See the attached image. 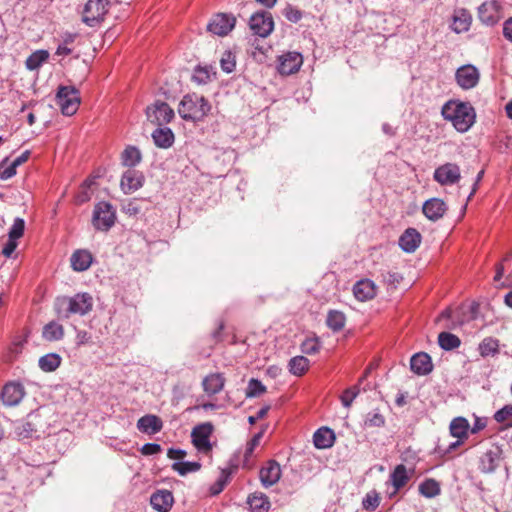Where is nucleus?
<instances>
[{"mask_svg":"<svg viewBox=\"0 0 512 512\" xmlns=\"http://www.w3.org/2000/svg\"><path fill=\"white\" fill-rule=\"evenodd\" d=\"M441 115L459 133L467 132L476 122L475 108L469 102L458 99H451L444 103Z\"/></svg>","mask_w":512,"mask_h":512,"instance_id":"obj_1","label":"nucleus"},{"mask_svg":"<svg viewBox=\"0 0 512 512\" xmlns=\"http://www.w3.org/2000/svg\"><path fill=\"white\" fill-rule=\"evenodd\" d=\"M54 309L59 318L68 319L71 315L84 316L93 309V297L87 292L74 296H61L55 300Z\"/></svg>","mask_w":512,"mask_h":512,"instance_id":"obj_2","label":"nucleus"},{"mask_svg":"<svg viewBox=\"0 0 512 512\" xmlns=\"http://www.w3.org/2000/svg\"><path fill=\"white\" fill-rule=\"evenodd\" d=\"M210 103L196 93L183 96L179 103L178 113L186 121H202L210 112Z\"/></svg>","mask_w":512,"mask_h":512,"instance_id":"obj_3","label":"nucleus"},{"mask_svg":"<svg viewBox=\"0 0 512 512\" xmlns=\"http://www.w3.org/2000/svg\"><path fill=\"white\" fill-rule=\"evenodd\" d=\"M56 104L63 115H74L80 105L79 91L72 86H60L56 94Z\"/></svg>","mask_w":512,"mask_h":512,"instance_id":"obj_4","label":"nucleus"},{"mask_svg":"<svg viewBox=\"0 0 512 512\" xmlns=\"http://www.w3.org/2000/svg\"><path fill=\"white\" fill-rule=\"evenodd\" d=\"M115 220V209L110 203L102 201L95 205L92 223L97 230L108 231L115 224Z\"/></svg>","mask_w":512,"mask_h":512,"instance_id":"obj_5","label":"nucleus"},{"mask_svg":"<svg viewBox=\"0 0 512 512\" xmlns=\"http://www.w3.org/2000/svg\"><path fill=\"white\" fill-rule=\"evenodd\" d=\"M108 0H88L84 6L82 21L93 27L103 21L108 12Z\"/></svg>","mask_w":512,"mask_h":512,"instance_id":"obj_6","label":"nucleus"},{"mask_svg":"<svg viewBox=\"0 0 512 512\" xmlns=\"http://www.w3.org/2000/svg\"><path fill=\"white\" fill-rule=\"evenodd\" d=\"M213 430L214 426L211 422L201 423L192 429V443L198 451L208 453L212 450L210 437L213 433Z\"/></svg>","mask_w":512,"mask_h":512,"instance_id":"obj_7","label":"nucleus"},{"mask_svg":"<svg viewBox=\"0 0 512 512\" xmlns=\"http://www.w3.org/2000/svg\"><path fill=\"white\" fill-rule=\"evenodd\" d=\"M174 110L163 101H155L146 108L147 119L152 123L163 126L174 118Z\"/></svg>","mask_w":512,"mask_h":512,"instance_id":"obj_8","label":"nucleus"},{"mask_svg":"<svg viewBox=\"0 0 512 512\" xmlns=\"http://www.w3.org/2000/svg\"><path fill=\"white\" fill-rule=\"evenodd\" d=\"M434 180L442 186L454 185L461 178L460 167L455 163H445L437 167L433 174Z\"/></svg>","mask_w":512,"mask_h":512,"instance_id":"obj_9","label":"nucleus"},{"mask_svg":"<svg viewBox=\"0 0 512 512\" xmlns=\"http://www.w3.org/2000/svg\"><path fill=\"white\" fill-rule=\"evenodd\" d=\"M236 18L232 14L218 13L212 17L207 29L214 35L225 36L235 26Z\"/></svg>","mask_w":512,"mask_h":512,"instance_id":"obj_10","label":"nucleus"},{"mask_svg":"<svg viewBox=\"0 0 512 512\" xmlns=\"http://www.w3.org/2000/svg\"><path fill=\"white\" fill-rule=\"evenodd\" d=\"M455 79L457 84L464 90L474 88L480 79V73L478 69L471 65H463L459 67L455 73Z\"/></svg>","mask_w":512,"mask_h":512,"instance_id":"obj_11","label":"nucleus"},{"mask_svg":"<svg viewBox=\"0 0 512 512\" xmlns=\"http://www.w3.org/2000/svg\"><path fill=\"white\" fill-rule=\"evenodd\" d=\"M478 18L487 26L495 25L502 18L499 2L497 0H491L482 3L478 7Z\"/></svg>","mask_w":512,"mask_h":512,"instance_id":"obj_12","label":"nucleus"},{"mask_svg":"<svg viewBox=\"0 0 512 512\" xmlns=\"http://www.w3.org/2000/svg\"><path fill=\"white\" fill-rule=\"evenodd\" d=\"M249 25L256 35L267 37L273 31L274 22L270 13L261 12L251 16Z\"/></svg>","mask_w":512,"mask_h":512,"instance_id":"obj_13","label":"nucleus"},{"mask_svg":"<svg viewBox=\"0 0 512 512\" xmlns=\"http://www.w3.org/2000/svg\"><path fill=\"white\" fill-rule=\"evenodd\" d=\"M303 64V57L298 52H287L278 57L277 70L281 75L296 73Z\"/></svg>","mask_w":512,"mask_h":512,"instance_id":"obj_14","label":"nucleus"},{"mask_svg":"<svg viewBox=\"0 0 512 512\" xmlns=\"http://www.w3.org/2000/svg\"><path fill=\"white\" fill-rule=\"evenodd\" d=\"M25 396V388L19 382H9L4 385L1 392V399L6 406L18 405Z\"/></svg>","mask_w":512,"mask_h":512,"instance_id":"obj_15","label":"nucleus"},{"mask_svg":"<svg viewBox=\"0 0 512 512\" xmlns=\"http://www.w3.org/2000/svg\"><path fill=\"white\" fill-rule=\"evenodd\" d=\"M145 181V177L142 172L128 169L121 177L120 186L124 194H130L140 189Z\"/></svg>","mask_w":512,"mask_h":512,"instance_id":"obj_16","label":"nucleus"},{"mask_svg":"<svg viewBox=\"0 0 512 512\" xmlns=\"http://www.w3.org/2000/svg\"><path fill=\"white\" fill-rule=\"evenodd\" d=\"M502 459V450L495 446L487 450L480 458L479 469L483 473H492L499 466Z\"/></svg>","mask_w":512,"mask_h":512,"instance_id":"obj_17","label":"nucleus"},{"mask_svg":"<svg viewBox=\"0 0 512 512\" xmlns=\"http://www.w3.org/2000/svg\"><path fill=\"white\" fill-rule=\"evenodd\" d=\"M259 477L265 488L271 487L276 484L281 477L280 465L274 460L268 461L267 464L261 468Z\"/></svg>","mask_w":512,"mask_h":512,"instance_id":"obj_18","label":"nucleus"},{"mask_svg":"<svg viewBox=\"0 0 512 512\" xmlns=\"http://www.w3.org/2000/svg\"><path fill=\"white\" fill-rule=\"evenodd\" d=\"M422 211L429 220L437 221L446 213L447 205L440 198H431L424 202Z\"/></svg>","mask_w":512,"mask_h":512,"instance_id":"obj_19","label":"nucleus"},{"mask_svg":"<svg viewBox=\"0 0 512 512\" xmlns=\"http://www.w3.org/2000/svg\"><path fill=\"white\" fill-rule=\"evenodd\" d=\"M174 503V497L169 490H157L150 497V504L158 512H168Z\"/></svg>","mask_w":512,"mask_h":512,"instance_id":"obj_20","label":"nucleus"},{"mask_svg":"<svg viewBox=\"0 0 512 512\" xmlns=\"http://www.w3.org/2000/svg\"><path fill=\"white\" fill-rule=\"evenodd\" d=\"M410 368L417 375H427L433 369L431 357L425 352L414 354L410 360Z\"/></svg>","mask_w":512,"mask_h":512,"instance_id":"obj_21","label":"nucleus"},{"mask_svg":"<svg viewBox=\"0 0 512 512\" xmlns=\"http://www.w3.org/2000/svg\"><path fill=\"white\" fill-rule=\"evenodd\" d=\"M163 428L162 420L153 414L142 416L137 421V429L145 434L153 435L160 432Z\"/></svg>","mask_w":512,"mask_h":512,"instance_id":"obj_22","label":"nucleus"},{"mask_svg":"<svg viewBox=\"0 0 512 512\" xmlns=\"http://www.w3.org/2000/svg\"><path fill=\"white\" fill-rule=\"evenodd\" d=\"M421 234L415 228H408L399 238V246L407 253L414 252L421 243Z\"/></svg>","mask_w":512,"mask_h":512,"instance_id":"obj_23","label":"nucleus"},{"mask_svg":"<svg viewBox=\"0 0 512 512\" xmlns=\"http://www.w3.org/2000/svg\"><path fill=\"white\" fill-rule=\"evenodd\" d=\"M225 385V377L222 373H210L202 381L203 391L208 396L221 392Z\"/></svg>","mask_w":512,"mask_h":512,"instance_id":"obj_24","label":"nucleus"},{"mask_svg":"<svg viewBox=\"0 0 512 512\" xmlns=\"http://www.w3.org/2000/svg\"><path fill=\"white\" fill-rule=\"evenodd\" d=\"M70 262L74 271L83 272L90 268L93 256L88 250L79 249L71 255Z\"/></svg>","mask_w":512,"mask_h":512,"instance_id":"obj_25","label":"nucleus"},{"mask_svg":"<svg viewBox=\"0 0 512 512\" xmlns=\"http://www.w3.org/2000/svg\"><path fill=\"white\" fill-rule=\"evenodd\" d=\"M335 433L328 427H321L313 435V443L317 449H328L334 445Z\"/></svg>","mask_w":512,"mask_h":512,"instance_id":"obj_26","label":"nucleus"},{"mask_svg":"<svg viewBox=\"0 0 512 512\" xmlns=\"http://www.w3.org/2000/svg\"><path fill=\"white\" fill-rule=\"evenodd\" d=\"M354 296L360 301L372 299L376 294V287L373 281L363 279L358 281L353 287Z\"/></svg>","mask_w":512,"mask_h":512,"instance_id":"obj_27","label":"nucleus"},{"mask_svg":"<svg viewBox=\"0 0 512 512\" xmlns=\"http://www.w3.org/2000/svg\"><path fill=\"white\" fill-rule=\"evenodd\" d=\"M472 22L471 14L466 9H458L454 12L451 29L459 34L470 29Z\"/></svg>","mask_w":512,"mask_h":512,"instance_id":"obj_28","label":"nucleus"},{"mask_svg":"<svg viewBox=\"0 0 512 512\" xmlns=\"http://www.w3.org/2000/svg\"><path fill=\"white\" fill-rule=\"evenodd\" d=\"M410 480L407 468L403 464L397 465L389 476V482L394 488L393 495L402 489Z\"/></svg>","mask_w":512,"mask_h":512,"instance_id":"obj_29","label":"nucleus"},{"mask_svg":"<svg viewBox=\"0 0 512 512\" xmlns=\"http://www.w3.org/2000/svg\"><path fill=\"white\" fill-rule=\"evenodd\" d=\"M154 144L163 149L171 147L174 143V134L168 127H158L152 133Z\"/></svg>","mask_w":512,"mask_h":512,"instance_id":"obj_30","label":"nucleus"},{"mask_svg":"<svg viewBox=\"0 0 512 512\" xmlns=\"http://www.w3.org/2000/svg\"><path fill=\"white\" fill-rule=\"evenodd\" d=\"M247 504L251 512H269L271 507L268 496L261 492H255L249 495Z\"/></svg>","mask_w":512,"mask_h":512,"instance_id":"obj_31","label":"nucleus"},{"mask_svg":"<svg viewBox=\"0 0 512 512\" xmlns=\"http://www.w3.org/2000/svg\"><path fill=\"white\" fill-rule=\"evenodd\" d=\"M470 429L469 422L464 417L454 418L449 426L450 434L457 439H467Z\"/></svg>","mask_w":512,"mask_h":512,"instance_id":"obj_32","label":"nucleus"},{"mask_svg":"<svg viewBox=\"0 0 512 512\" xmlns=\"http://www.w3.org/2000/svg\"><path fill=\"white\" fill-rule=\"evenodd\" d=\"M64 336V328L56 321L47 323L42 330V337L47 341H58Z\"/></svg>","mask_w":512,"mask_h":512,"instance_id":"obj_33","label":"nucleus"},{"mask_svg":"<svg viewBox=\"0 0 512 512\" xmlns=\"http://www.w3.org/2000/svg\"><path fill=\"white\" fill-rule=\"evenodd\" d=\"M419 493L426 498H434L441 493L440 484L433 478H427L419 484Z\"/></svg>","mask_w":512,"mask_h":512,"instance_id":"obj_34","label":"nucleus"},{"mask_svg":"<svg viewBox=\"0 0 512 512\" xmlns=\"http://www.w3.org/2000/svg\"><path fill=\"white\" fill-rule=\"evenodd\" d=\"M438 344L445 351L457 349L461 345L460 338L450 332H441L438 335Z\"/></svg>","mask_w":512,"mask_h":512,"instance_id":"obj_35","label":"nucleus"},{"mask_svg":"<svg viewBox=\"0 0 512 512\" xmlns=\"http://www.w3.org/2000/svg\"><path fill=\"white\" fill-rule=\"evenodd\" d=\"M478 351L482 357L495 356L499 354V341L493 337H486L480 342Z\"/></svg>","mask_w":512,"mask_h":512,"instance_id":"obj_36","label":"nucleus"},{"mask_svg":"<svg viewBox=\"0 0 512 512\" xmlns=\"http://www.w3.org/2000/svg\"><path fill=\"white\" fill-rule=\"evenodd\" d=\"M346 317L343 312L331 310L328 312L326 324L334 332L342 330L345 326Z\"/></svg>","mask_w":512,"mask_h":512,"instance_id":"obj_37","label":"nucleus"},{"mask_svg":"<svg viewBox=\"0 0 512 512\" xmlns=\"http://www.w3.org/2000/svg\"><path fill=\"white\" fill-rule=\"evenodd\" d=\"M141 159V152L135 146H128L122 153V163L129 168L135 167Z\"/></svg>","mask_w":512,"mask_h":512,"instance_id":"obj_38","label":"nucleus"},{"mask_svg":"<svg viewBox=\"0 0 512 512\" xmlns=\"http://www.w3.org/2000/svg\"><path fill=\"white\" fill-rule=\"evenodd\" d=\"M39 367L44 372H53L61 364V357L56 353H49L39 359Z\"/></svg>","mask_w":512,"mask_h":512,"instance_id":"obj_39","label":"nucleus"},{"mask_svg":"<svg viewBox=\"0 0 512 512\" xmlns=\"http://www.w3.org/2000/svg\"><path fill=\"white\" fill-rule=\"evenodd\" d=\"M27 343V336L17 335L13 338L7 352V359L9 361L15 360L23 351Z\"/></svg>","mask_w":512,"mask_h":512,"instance_id":"obj_40","label":"nucleus"},{"mask_svg":"<svg viewBox=\"0 0 512 512\" xmlns=\"http://www.w3.org/2000/svg\"><path fill=\"white\" fill-rule=\"evenodd\" d=\"M36 431L35 425L29 420L18 422L14 429L15 435L19 440L32 438Z\"/></svg>","mask_w":512,"mask_h":512,"instance_id":"obj_41","label":"nucleus"},{"mask_svg":"<svg viewBox=\"0 0 512 512\" xmlns=\"http://www.w3.org/2000/svg\"><path fill=\"white\" fill-rule=\"evenodd\" d=\"M289 371L295 376L303 375L309 367V360L304 356H295L289 361Z\"/></svg>","mask_w":512,"mask_h":512,"instance_id":"obj_42","label":"nucleus"},{"mask_svg":"<svg viewBox=\"0 0 512 512\" xmlns=\"http://www.w3.org/2000/svg\"><path fill=\"white\" fill-rule=\"evenodd\" d=\"M49 53L46 50H37L33 52L26 60V68L28 70L38 69L47 59Z\"/></svg>","mask_w":512,"mask_h":512,"instance_id":"obj_43","label":"nucleus"},{"mask_svg":"<svg viewBox=\"0 0 512 512\" xmlns=\"http://www.w3.org/2000/svg\"><path fill=\"white\" fill-rule=\"evenodd\" d=\"M212 75H213V73H212L211 68H209L207 66H204V67L197 66L194 69V72L192 75V80L200 85L207 84L208 82L211 81Z\"/></svg>","mask_w":512,"mask_h":512,"instance_id":"obj_44","label":"nucleus"},{"mask_svg":"<svg viewBox=\"0 0 512 512\" xmlns=\"http://www.w3.org/2000/svg\"><path fill=\"white\" fill-rule=\"evenodd\" d=\"M201 464L199 462H175L172 464V469L178 472L181 476L188 473L197 472L200 470Z\"/></svg>","mask_w":512,"mask_h":512,"instance_id":"obj_45","label":"nucleus"},{"mask_svg":"<svg viewBox=\"0 0 512 512\" xmlns=\"http://www.w3.org/2000/svg\"><path fill=\"white\" fill-rule=\"evenodd\" d=\"M266 392V387L258 379L252 378L248 382L246 397L254 398Z\"/></svg>","mask_w":512,"mask_h":512,"instance_id":"obj_46","label":"nucleus"},{"mask_svg":"<svg viewBox=\"0 0 512 512\" xmlns=\"http://www.w3.org/2000/svg\"><path fill=\"white\" fill-rule=\"evenodd\" d=\"M321 344L317 337L307 338L301 344V351L307 355L316 354L320 350Z\"/></svg>","mask_w":512,"mask_h":512,"instance_id":"obj_47","label":"nucleus"},{"mask_svg":"<svg viewBox=\"0 0 512 512\" xmlns=\"http://www.w3.org/2000/svg\"><path fill=\"white\" fill-rule=\"evenodd\" d=\"M384 424H385L384 416L378 410L371 411L366 415L365 426L381 427Z\"/></svg>","mask_w":512,"mask_h":512,"instance_id":"obj_48","label":"nucleus"},{"mask_svg":"<svg viewBox=\"0 0 512 512\" xmlns=\"http://www.w3.org/2000/svg\"><path fill=\"white\" fill-rule=\"evenodd\" d=\"M25 222L22 218L17 217L9 230L8 237L11 239L18 240L24 234Z\"/></svg>","mask_w":512,"mask_h":512,"instance_id":"obj_49","label":"nucleus"},{"mask_svg":"<svg viewBox=\"0 0 512 512\" xmlns=\"http://www.w3.org/2000/svg\"><path fill=\"white\" fill-rule=\"evenodd\" d=\"M359 392L360 388L358 385L346 389L341 395L342 405L346 408H349L352 405L354 399L358 396Z\"/></svg>","mask_w":512,"mask_h":512,"instance_id":"obj_50","label":"nucleus"},{"mask_svg":"<svg viewBox=\"0 0 512 512\" xmlns=\"http://www.w3.org/2000/svg\"><path fill=\"white\" fill-rule=\"evenodd\" d=\"M221 68L226 73H231L235 69V55L230 51H225L220 60Z\"/></svg>","mask_w":512,"mask_h":512,"instance_id":"obj_51","label":"nucleus"},{"mask_svg":"<svg viewBox=\"0 0 512 512\" xmlns=\"http://www.w3.org/2000/svg\"><path fill=\"white\" fill-rule=\"evenodd\" d=\"M8 163V158H5L0 162V178L7 180L12 178L16 174V167L12 163Z\"/></svg>","mask_w":512,"mask_h":512,"instance_id":"obj_52","label":"nucleus"},{"mask_svg":"<svg viewBox=\"0 0 512 512\" xmlns=\"http://www.w3.org/2000/svg\"><path fill=\"white\" fill-rule=\"evenodd\" d=\"M379 496L376 492L367 493L362 501V505L366 510L374 511L379 506Z\"/></svg>","mask_w":512,"mask_h":512,"instance_id":"obj_53","label":"nucleus"},{"mask_svg":"<svg viewBox=\"0 0 512 512\" xmlns=\"http://www.w3.org/2000/svg\"><path fill=\"white\" fill-rule=\"evenodd\" d=\"M229 473L226 470H222L220 478L210 487L211 495H218L221 493L227 484Z\"/></svg>","mask_w":512,"mask_h":512,"instance_id":"obj_54","label":"nucleus"},{"mask_svg":"<svg viewBox=\"0 0 512 512\" xmlns=\"http://www.w3.org/2000/svg\"><path fill=\"white\" fill-rule=\"evenodd\" d=\"M285 18L293 23H297L302 18V12L292 5H287L283 10Z\"/></svg>","mask_w":512,"mask_h":512,"instance_id":"obj_55","label":"nucleus"},{"mask_svg":"<svg viewBox=\"0 0 512 512\" xmlns=\"http://www.w3.org/2000/svg\"><path fill=\"white\" fill-rule=\"evenodd\" d=\"M512 417V404L505 405L494 414V420L498 423H504Z\"/></svg>","mask_w":512,"mask_h":512,"instance_id":"obj_56","label":"nucleus"},{"mask_svg":"<svg viewBox=\"0 0 512 512\" xmlns=\"http://www.w3.org/2000/svg\"><path fill=\"white\" fill-rule=\"evenodd\" d=\"M263 432H259L253 436V438L247 443L244 453L245 460L253 454L254 449L259 445L262 438Z\"/></svg>","mask_w":512,"mask_h":512,"instance_id":"obj_57","label":"nucleus"},{"mask_svg":"<svg viewBox=\"0 0 512 512\" xmlns=\"http://www.w3.org/2000/svg\"><path fill=\"white\" fill-rule=\"evenodd\" d=\"M464 442L463 439H457L456 441L450 443L447 447L443 448L441 445H438L436 448L437 453L441 454L442 456L448 455L449 453L456 450L460 445H462Z\"/></svg>","mask_w":512,"mask_h":512,"instance_id":"obj_58","label":"nucleus"},{"mask_svg":"<svg viewBox=\"0 0 512 512\" xmlns=\"http://www.w3.org/2000/svg\"><path fill=\"white\" fill-rule=\"evenodd\" d=\"M161 450V446L157 443H146L141 447L140 452L145 456H150L158 454Z\"/></svg>","mask_w":512,"mask_h":512,"instance_id":"obj_59","label":"nucleus"},{"mask_svg":"<svg viewBox=\"0 0 512 512\" xmlns=\"http://www.w3.org/2000/svg\"><path fill=\"white\" fill-rule=\"evenodd\" d=\"M17 245H18L17 240L9 238L7 243L4 245V247L2 249V254L5 257L10 258L12 256V254L14 253V251L16 250Z\"/></svg>","mask_w":512,"mask_h":512,"instance_id":"obj_60","label":"nucleus"},{"mask_svg":"<svg viewBox=\"0 0 512 512\" xmlns=\"http://www.w3.org/2000/svg\"><path fill=\"white\" fill-rule=\"evenodd\" d=\"M486 425H487L486 418L475 417L473 426L469 429V431L472 434H476V433L480 432L481 430H483L486 427Z\"/></svg>","mask_w":512,"mask_h":512,"instance_id":"obj_61","label":"nucleus"},{"mask_svg":"<svg viewBox=\"0 0 512 512\" xmlns=\"http://www.w3.org/2000/svg\"><path fill=\"white\" fill-rule=\"evenodd\" d=\"M124 211L131 216H135L140 213L141 208L135 201H130L124 206Z\"/></svg>","mask_w":512,"mask_h":512,"instance_id":"obj_62","label":"nucleus"},{"mask_svg":"<svg viewBox=\"0 0 512 512\" xmlns=\"http://www.w3.org/2000/svg\"><path fill=\"white\" fill-rule=\"evenodd\" d=\"M503 36L510 42H512V17L508 18L503 23Z\"/></svg>","mask_w":512,"mask_h":512,"instance_id":"obj_63","label":"nucleus"},{"mask_svg":"<svg viewBox=\"0 0 512 512\" xmlns=\"http://www.w3.org/2000/svg\"><path fill=\"white\" fill-rule=\"evenodd\" d=\"M91 336L87 331L78 330L76 334V340L78 345L86 344L90 341Z\"/></svg>","mask_w":512,"mask_h":512,"instance_id":"obj_64","label":"nucleus"}]
</instances>
